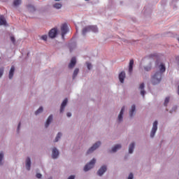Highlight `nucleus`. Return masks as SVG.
<instances>
[{"label": "nucleus", "instance_id": "nucleus-2", "mask_svg": "<svg viewBox=\"0 0 179 179\" xmlns=\"http://www.w3.org/2000/svg\"><path fill=\"white\" fill-rule=\"evenodd\" d=\"M89 31H93L94 33H97L99 31V29L97 26H88L83 29V34L85 36L86 33Z\"/></svg>", "mask_w": 179, "mask_h": 179}, {"label": "nucleus", "instance_id": "nucleus-43", "mask_svg": "<svg viewBox=\"0 0 179 179\" xmlns=\"http://www.w3.org/2000/svg\"><path fill=\"white\" fill-rule=\"evenodd\" d=\"M85 1H89V0H85Z\"/></svg>", "mask_w": 179, "mask_h": 179}, {"label": "nucleus", "instance_id": "nucleus-15", "mask_svg": "<svg viewBox=\"0 0 179 179\" xmlns=\"http://www.w3.org/2000/svg\"><path fill=\"white\" fill-rule=\"evenodd\" d=\"M124 111H125V106H123L120 110V113L118 115L119 121H122V115H124Z\"/></svg>", "mask_w": 179, "mask_h": 179}, {"label": "nucleus", "instance_id": "nucleus-20", "mask_svg": "<svg viewBox=\"0 0 179 179\" xmlns=\"http://www.w3.org/2000/svg\"><path fill=\"white\" fill-rule=\"evenodd\" d=\"M134 148H135V143H131L129 147V153H134Z\"/></svg>", "mask_w": 179, "mask_h": 179}, {"label": "nucleus", "instance_id": "nucleus-16", "mask_svg": "<svg viewBox=\"0 0 179 179\" xmlns=\"http://www.w3.org/2000/svg\"><path fill=\"white\" fill-rule=\"evenodd\" d=\"M31 166V161L30 160V157H27L26 159V169L27 170H30V167Z\"/></svg>", "mask_w": 179, "mask_h": 179}, {"label": "nucleus", "instance_id": "nucleus-35", "mask_svg": "<svg viewBox=\"0 0 179 179\" xmlns=\"http://www.w3.org/2000/svg\"><path fill=\"white\" fill-rule=\"evenodd\" d=\"M10 40H11L12 43H13V44H15V37L14 36H10Z\"/></svg>", "mask_w": 179, "mask_h": 179}, {"label": "nucleus", "instance_id": "nucleus-5", "mask_svg": "<svg viewBox=\"0 0 179 179\" xmlns=\"http://www.w3.org/2000/svg\"><path fill=\"white\" fill-rule=\"evenodd\" d=\"M61 31H62V37L64 38L65 34L68 33V25L66 24H63L61 27Z\"/></svg>", "mask_w": 179, "mask_h": 179}, {"label": "nucleus", "instance_id": "nucleus-36", "mask_svg": "<svg viewBox=\"0 0 179 179\" xmlns=\"http://www.w3.org/2000/svg\"><path fill=\"white\" fill-rule=\"evenodd\" d=\"M42 175L41 173H37L36 174V178H41Z\"/></svg>", "mask_w": 179, "mask_h": 179}, {"label": "nucleus", "instance_id": "nucleus-39", "mask_svg": "<svg viewBox=\"0 0 179 179\" xmlns=\"http://www.w3.org/2000/svg\"><path fill=\"white\" fill-rule=\"evenodd\" d=\"M66 115L67 117H71L72 114L71 113H67Z\"/></svg>", "mask_w": 179, "mask_h": 179}, {"label": "nucleus", "instance_id": "nucleus-25", "mask_svg": "<svg viewBox=\"0 0 179 179\" xmlns=\"http://www.w3.org/2000/svg\"><path fill=\"white\" fill-rule=\"evenodd\" d=\"M22 3V0H14L13 1V5L14 6H19Z\"/></svg>", "mask_w": 179, "mask_h": 179}, {"label": "nucleus", "instance_id": "nucleus-22", "mask_svg": "<svg viewBox=\"0 0 179 179\" xmlns=\"http://www.w3.org/2000/svg\"><path fill=\"white\" fill-rule=\"evenodd\" d=\"M119 149H121V145L120 144H117V145H115L112 148V152L114 153V152H117V150H118Z\"/></svg>", "mask_w": 179, "mask_h": 179}, {"label": "nucleus", "instance_id": "nucleus-13", "mask_svg": "<svg viewBox=\"0 0 179 179\" xmlns=\"http://www.w3.org/2000/svg\"><path fill=\"white\" fill-rule=\"evenodd\" d=\"M139 89L141 90V96H143V97H145V93H146V92H145V84L144 83H141L139 86Z\"/></svg>", "mask_w": 179, "mask_h": 179}, {"label": "nucleus", "instance_id": "nucleus-14", "mask_svg": "<svg viewBox=\"0 0 179 179\" xmlns=\"http://www.w3.org/2000/svg\"><path fill=\"white\" fill-rule=\"evenodd\" d=\"M132 71H134V59H131L129 64V73H132Z\"/></svg>", "mask_w": 179, "mask_h": 179}, {"label": "nucleus", "instance_id": "nucleus-10", "mask_svg": "<svg viewBox=\"0 0 179 179\" xmlns=\"http://www.w3.org/2000/svg\"><path fill=\"white\" fill-rule=\"evenodd\" d=\"M58 156H59V152H58V150H57L56 148H54L52 150V159H57Z\"/></svg>", "mask_w": 179, "mask_h": 179}, {"label": "nucleus", "instance_id": "nucleus-28", "mask_svg": "<svg viewBox=\"0 0 179 179\" xmlns=\"http://www.w3.org/2000/svg\"><path fill=\"white\" fill-rule=\"evenodd\" d=\"M41 113H43V106H41L36 112L35 115H38V114H40Z\"/></svg>", "mask_w": 179, "mask_h": 179}, {"label": "nucleus", "instance_id": "nucleus-19", "mask_svg": "<svg viewBox=\"0 0 179 179\" xmlns=\"http://www.w3.org/2000/svg\"><path fill=\"white\" fill-rule=\"evenodd\" d=\"M52 121V115H50L48 117V120L46 121V123L45 124V128H48V125H50V124H51Z\"/></svg>", "mask_w": 179, "mask_h": 179}, {"label": "nucleus", "instance_id": "nucleus-6", "mask_svg": "<svg viewBox=\"0 0 179 179\" xmlns=\"http://www.w3.org/2000/svg\"><path fill=\"white\" fill-rule=\"evenodd\" d=\"M156 131H157V120H155L153 123L152 129L150 133V137L153 138L155 134H156Z\"/></svg>", "mask_w": 179, "mask_h": 179}, {"label": "nucleus", "instance_id": "nucleus-31", "mask_svg": "<svg viewBox=\"0 0 179 179\" xmlns=\"http://www.w3.org/2000/svg\"><path fill=\"white\" fill-rule=\"evenodd\" d=\"M3 159V152H0V164H2V160Z\"/></svg>", "mask_w": 179, "mask_h": 179}, {"label": "nucleus", "instance_id": "nucleus-7", "mask_svg": "<svg viewBox=\"0 0 179 179\" xmlns=\"http://www.w3.org/2000/svg\"><path fill=\"white\" fill-rule=\"evenodd\" d=\"M57 34H58V30L57 28H53L49 31V37H50V38H55V37H57Z\"/></svg>", "mask_w": 179, "mask_h": 179}, {"label": "nucleus", "instance_id": "nucleus-26", "mask_svg": "<svg viewBox=\"0 0 179 179\" xmlns=\"http://www.w3.org/2000/svg\"><path fill=\"white\" fill-rule=\"evenodd\" d=\"M79 73V69H76L74 70L73 74V79H75L76 76H78V74Z\"/></svg>", "mask_w": 179, "mask_h": 179}, {"label": "nucleus", "instance_id": "nucleus-29", "mask_svg": "<svg viewBox=\"0 0 179 179\" xmlns=\"http://www.w3.org/2000/svg\"><path fill=\"white\" fill-rule=\"evenodd\" d=\"M144 69L145 71H147V72H148V71H150V69H152V64L145 66Z\"/></svg>", "mask_w": 179, "mask_h": 179}, {"label": "nucleus", "instance_id": "nucleus-30", "mask_svg": "<svg viewBox=\"0 0 179 179\" xmlns=\"http://www.w3.org/2000/svg\"><path fill=\"white\" fill-rule=\"evenodd\" d=\"M170 101V97H166L165 99V101H164V105L166 106H167V104H169V102Z\"/></svg>", "mask_w": 179, "mask_h": 179}, {"label": "nucleus", "instance_id": "nucleus-41", "mask_svg": "<svg viewBox=\"0 0 179 179\" xmlns=\"http://www.w3.org/2000/svg\"><path fill=\"white\" fill-rule=\"evenodd\" d=\"M55 1H60V0H55Z\"/></svg>", "mask_w": 179, "mask_h": 179}, {"label": "nucleus", "instance_id": "nucleus-4", "mask_svg": "<svg viewBox=\"0 0 179 179\" xmlns=\"http://www.w3.org/2000/svg\"><path fill=\"white\" fill-rule=\"evenodd\" d=\"M100 145H101V143L100 141L96 142L95 144H94L92 148H90L87 153V155H90V153H93V152H94V150H96V149H97V148H99V146H100Z\"/></svg>", "mask_w": 179, "mask_h": 179}, {"label": "nucleus", "instance_id": "nucleus-32", "mask_svg": "<svg viewBox=\"0 0 179 179\" xmlns=\"http://www.w3.org/2000/svg\"><path fill=\"white\" fill-rule=\"evenodd\" d=\"M41 38V40H43L44 41H47L48 36H47V35H43Z\"/></svg>", "mask_w": 179, "mask_h": 179}, {"label": "nucleus", "instance_id": "nucleus-3", "mask_svg": "<svg viewBox=\"0 0 179 179\" xmlns=\"http://www.w3.org/2000/svg\"><path fill=\"white\" fill-rule=\"evenodd\" d=\"M94 164H96V159H92L89 164H87L84 167V171H89L91 169L94 167Z\"/></svg>", "mask_w": 179, "mask_h": 179}, {"label": "nucleus", "instance_id": "nucleus-27", "mask_svg": "<svg viewBox=\"0 0 179 179\" xmlns=\"http://www.w3.org/2000/svg\"><path fill=\"white\" fill-rule=\"evenodd\" d=\"M61 136H62V134L58 133L57 136H56V138L55 139V142H58V141H59V139L61 138Z\"/></svg>", "mask_w": 179, "mask_h": 179}, {"label": "nucleus", "instance_id": "nucleus-11", "mask_svg": "<svg viewBox=\"0 0 179 179\" xmlns=\"http://www.w3.org/2000/svg\"><path fill=\"white\" fill-rule=\"evenodd\" d=\"M76 65V57H73L71 59L70 64H69V68L70 69H72V68H73V66H75Z\"/></svg>", "mask_w": 179, "mask_h": 179}, {"label": "nucleus", "instance_id": "nucleus-21", "mask_svg": "<svg viewBox=\"0 0 179 179\" xmlns=\"http://www.w3.org/2000/svg\"><path fill=\"white\" fill-rule=\"evenodd\" d=\"M136 106H135V105H133L132 106H131V110H130V111H129V116L130 117H134V113H135V110H136Z\"/></svg>", "mask_w": 179, "mask_h": 179}, {"label": "nucleus", "instance_id": "nucleus-1", "mask_svg": "<svg viewBox=\"0 0 179 179\" xmlns=\"http://www.w3.org/2000/svg\"><path fill=\"white\" fill-rule=\"evenodd\" d=\"M159 71L156 72L151 78V83L152 85H159L162 82V76L166 72V66L162 63L159 66Z\"/></svg>", "mask_w": 179, "mask_h": 179}, {"label": "nucleus", "instance_id": "nucleus-38", "mask_svg": "<svg viewBox=\"0 0 179 179\" xmlns=\"http://www.w3.org/2000/svg\"><path fill=\"white\" fill-rule=\"evenodd\" d=\"M68 179H75V176H71L69 177Z\"/></svg>", "mask_w": 179, "mask_h": 179}, {"label": "nucleus", "instance_id": "nucleus-37", "mask_svg": "<svg viewBox=\"0 0 179 179\" xmlns=\"http://www.w3.org/2000/svg\"><path fill=\"white\" fill-rule=\"evenodd\" d=\"M19 129H20V122L18 124V127H17V132H19Z\"/></svg>", "mask_w": 179, "mask_h": 179}, {"label": "nucleus", "instance_id": "nucleus-17", "mask_svg": "<svg viewBox=\"0 0 179 179\" xmlns=\"http://www.w3.org/2000/svg\"><path fill=\"white\" fill-rule=\"evenodd\" d=\"M0 25L1 26H6V20L3 15L0 16Z\"/></svg>", "mask_w": 179, "mask_h": 179}, {"label": "nucleus", "instance_id": "nucleus-40", "mask_svg": "<svg viewBox=\"0 0 179 179\" xmlns=\"http://www.w3.org/2000/svg\"><path fill=\"white\" fill-rule=\"evenodd\" d=\"M178 95H179V85H178Z\"/></svg>", "mask_w": 179, "mask_h": 179}, {"label": "nucleus", "instance_id": "nucleus-23", "mask_svg": "<svg viewBox=\"0 0 179 179\" xmlns=\"http://www.w3.org/2000/svg\"><path fill=\"white\" fill-rule=\"evenodd\" d=\"M27 8H28L29 12H35V10H36V7H34V6H33L31 4L28 5Z\"/></svg>", "mask_w": 179, "mask_h": 179}, {"label": "nucleus", "instance_id": "nucleus-33", "mask_svg": "<svg viewBox=\"0 0 179 179\" xmlns=\"http://www.w3.org/2000/svg\"><path fill=\"white\" fill-rule=\"evenodd\" d=\"M3 75V68L0 69V78Z\"/></svg>", "mask_w": 179, "mask_h": 179}, {"label": "nucleus", "instance_id": "nucleus-24", "mask_svg": "<svg viewBox=\"0 0 179 179\" xmlns=\"http://www.w3.org/2000/svg\"><path fill=\"white\" fill-rule=\"evenodd\" d=\"M53 8H55V9H61V8H62V4L59 3H56L53 5Z\"/></svg>", "mask_w": 179, "mask_h": 179}, {"label": "nucleus", "instance_id": "nucleus-18", "mask_svg": "<svg viewBox=\"0 0 179 179\" xmlns=\"http://www.w3.org/2000/svg\"><path fill=\"white\" fill-rule=\"evenodd\" d=\"M13 73H15V66H12L10 70L9 71V79H12L13 78Z\"/></svg>", "mask_w": 179, "mask_h": 179}, {"label": "nucleus", "instance_id": "nucleus-8", "mask_svg": "<svg viewBox=\"0 0 179 179\" xmlns=\"http://www.w3.org/2000/svg\"><path fill=\"white\" fill-rule=\"evenodd\" d=\"M106 171H107V166H103L98 171L97 174H98V176H101L103 174H104V173H106Z\"/></svg>", "mask_w": 179, "mask_h": 179}, {"label": "nucleus", "instance_id": "nucleus-34", "mask_svg": "<svg viewBox=\"0 0 179 179\" xmlns=\"http://www.w3.org/2000/svg\"><path fill=\"white\" fill-rule=\"evenodd\" d=\"M87 69L90 71V69H92V64L90 63H87Z\"/></svg>", "mask_w": 179, "mask_h": 179}, {"label": "nucleus", "instance_id": "nucleus-42", "mask_svg": "<svg viewBox=\"0 0 179 179\" xmlns=\"http://www.w3.org/2000/svg\"><path fill=\"white\" fill-rule=\"evenodd\" d=\"M70 51H72V49H70Z\"/></svg>", "mask_w": 179, "mask_h": 179}, {"label": "nucleus", "instance_id": "nucleus-12", "mask_svg": "<svg viewBox=\"0 0 179 179\" xmlns=\"http://www.w3.org/2000/svg\"><path fill=\"white\" fill-rule=\"evenodd\" d=\"M125 71H122L120 74H119V80L120 83H123L124 80H125Z\"/></svg>", "mask_w": 179, "mask_h": 179}, {"label": "nucleus", "instance_id": "nucleus-9", "mask_svg": "<svg viewBox=\"0 0 179 179\" xmlns=\"http://www.w3.org/2000/svg\"><path fill=\"white\" fill-rule=\"evenodd\" d=\"M67 103H68V99L66 98L62 103L61 108H60V113H64V110L65 109V107H66Z\"/></svg>", "mask_w": 179, "mask_h": 179}]
</instances>
